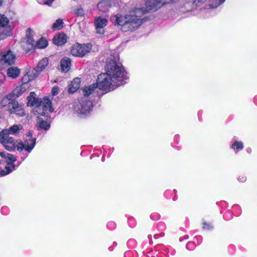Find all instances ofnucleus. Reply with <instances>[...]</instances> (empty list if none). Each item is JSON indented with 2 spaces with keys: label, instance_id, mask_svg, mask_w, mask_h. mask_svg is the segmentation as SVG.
Segmentation results:
<instances>
[{
  "label": "nucleus",
  "instance_id": "f257e3e1",
  "mask_svg": "<svg viewBox=\"0 0 257 257\" xmlns=\"http://www.w3.org/2000/svg\"><path fill=\"white\" fill-rule=\"evenodd\" d=\"M105 71V73L98 76L96 83L85 86L82 89L83 97L88 98L97 88L106 92L112 91L125 83L128 79L123 67L114 60L111 59L106 62Z\"/></svg>",
  "mask_w": 257,
  "mask_h": 257
},
{
  "label": "nucleus",
  "instance_id": "f03ea898",
  "mask_svg": "<svg viewBox=\"0 0 257 257\" xmlns=\"http://www.w3.org/2000/svg\"><path fill=\"white\" fill-rule=\"evenodd\" d=\"M172 3L168 0H146V8L137 7L123 16L120 14L112 16L110 21L115 26H121L123 32L134 31L142 23L141 17L147 11H156L166 4Z\"/></svg>",
  "mask_w": 257,
  "mask_h": 257
},
{
  "label": "nucleus",
  "instance_id": "7ed1b4c3",
  "mask_svg": "<svg viewBox=\"0 0 257 257\" xmlns=\"http://www.w3.org/2000/svg\"><path fill=\"white\" fill-rule=\"evenodd\" d=\"M22 129V124H15L8 129L3 130L0 133V143L7 150L13 151L17 148L15 140L10 135L17 136Z\"/></svg>",
  "mask_w": 257,
  "mask_h": 257
},
{
  "label": "nucleus",
  "instance_id": "20e7f679",
  "mask_svg": "<svg viewBox=\"0 0 257 257\" xmlns=\"http://www.w3.org/2000/svg\"><path fill=\"white\" fill-rule=\"evenodd\" d=\"M92 107L91 101L86 97H82L75 103L74 109L78 114L87 115L92 110Z\"/></svg>",
  "mask_w": 257,
  "mask_h": 257
},
{
  "label": "nucleus",
  "instance_id": "39448f33",
  "mask_svg": "<svg viewBox=\"0 0 257 257\" xmlns=\"http://www.w3.org/2000/svg\"><path fill=\"white\" fill-rule=\"evenodd\" d=\"M0 156L5 159L6 163L5 169L0 168V174L1 176H5L15 169L14 163L16 161V158L14 155L5 152H0Z\"/></svg>",
  "mask_w": 257,
  "mask_h": 257
},
{
  "label": "nucleus",
  "instance_id": "423d86ee",
  "mask_svg": "<svg viewBox=\"0 0 257 257\" xmlns=\"http://www.w3.org/2000/svg\"><path fill=\"white\" fill-rule=\"evenodd\" d=\"M36 139L32 137V133L28 132L26 135V138L24 142H20L17 145V150L21 152L23 150L30 153L36 145Z\"/></svg>",
  "mask_w": 257,
  "mask_h": 257
},
{
  "label": "nucleus",
  "instance_id": "0eeeda50",
  "mask_svg": "<svg viewBox=\"0 0 257 257\" xmlns=\"http://www.w3.org/2000/svg\"><path fill=\"white\" fill-rule=\"evenodd\" d=\"M17 56L14 52L11 50L0 53V67L8 66L15 64Z\"/></svg>",
  "mask_w": 257,
  "mask_h": 257
},
{
  "label": "nucleus",
  "instance_id": "6e6552de",
  "mask_svg": "<svg viewBox=\"0 0 257 257\" xmlns=\"http://www.w3.org/2000/svg\"><path fill=\"white\" fill-rule=\"evenodd\" d=\"M92 45L90 43L80 44L75 43L71 49V53L73 56L82 57L89 53L91 49Z\"/></svg>",
  "mask_w": 257,
  "mask_h": 257
},
{
  "label": "nucleus",
  "instance_id": "1a4fd4ad",
  "mask_svg": "<svg viewBox=\"0 0 257 257\" xmlns=\"http://www.w3.org/2000/svg\"><path fill=\"white\" fill-rule=\"evenodd\" d=\"M38 112V118L41 119V116H44L46 118L50 117V113L54 111V109L52 107V103L51 101L47 98H44L41 103L40 109H37Z\"/></svg>",
  "mask_w": 257,
  "mask_h": 257
},
{
  "label": "nucleus",
  "instance_id": "9d476101",
  "mask_svg": "<svg viewBox=\"0 0 257 257\" xmlns=\"http://www.w3.org/2000/svg\"><path fill=\"white\" fill-rule=\"evenodd\" d=\"M9 23V20L4 15H0V36L5 39L11 35V28L6 27Z\"/></svg>",
  "mask_w": 257,
  "mask_h": 257
},
{
  "label": "nucleus",
  "instance_id": "9b49d317",
  "mask_svg": "<svg viewBox=\"0 0 257 257\" xmlns=\"http://www.w3.org/2000/svg\"><path fill=\"white\" fill-rule=\"evenodd\" d=\"M8 111L10 114H14L20 117L24 116L26 114L24 106L19 103L17 100H13L10 107L8 108Z\"/></svg>",
  "mask_w": 257,
  "mask_h": 257
},
{
  "label": "nucleus",
  "instance_id": "f8f14e48",
  "mask_svg": "<svg viewBox=\"0 0 257 257\" xmlns=\"http://www.w3.org/2000/svg\"><path fill=\"white\" fill-rule=\"evenodd\" d=\"M107 20L100 16L97 17L94 19V26L96 32L97 34H103L104 33V28L107 25Z\"/></svg>",
  "mask_w": 257,
  "mask_h": 257
},
{
  "label": "nucleus",
  "instance_id": "ddd939ff",
  "mask_svg": "<svg viewBox=\"0 0 257 257\" xmlns=\"http://www.w3.org/2000/svg\"><path fill=\"white\" fill-rule=\"evenodd\" d=\"M48 64V60L47 58H44L41 60L38 64L37 68L34 69L32 70V73L30 74V76L32 78L36 77L40 73V72L45 69Z\"/></svg>",
  "mask_w": 257,
  "mask_h": 257
},
{
  "label": "nucleus",
  "instance_id": "4468645a",
  "mask_svg": "<svg viewBox=\"0 0 257 257\" xmlns=\"http://www.w3.org/2000/svg\"><path fill=\"white\" fill-rule=\"evenodd\" d=\"M36 94L34 92H31L27 97V105L28 106H35L37 109H40L41 103L42 100L36 97Z\"/></svg>",
  "mask_w": 257,
  "mask_h": 257
},
{
  "label": "nucleus",
  "instance_id": "2eb2a0df",
  "mask_svg": "<svg viewBox=\"0 0 257 257\" xmlns=\"http://www.w3.org/2000/svg\"><path fill=\"white\" fill-rule=\"evenodd\" d=\"M206 0H187L184 7L187 11H191L196 8L205 2Z\"/></svg>",
  "mask_w": 257,
  "mask_h": 257
},
{
  "label": "nucleus",
  "instance_id": "dca6fc26",
  "mask_svg": "<svg viewBox=\"0 0 257 257\" xmlns=\"http://www.w3.org/2000/svg\"><path fill=\"white\" fill-rule=\"evenodd\" d=\"M67 36L63 33L56 35L53 38V43L58 46H61L66 42Z\"/></svg>",
  "mask_w": 257,
  "mask_h": 257
},
{
  "label": "nucleus",
  "instance_id": "f3484780",
  "mask_svg": "<svg viewBox=\"0 0 257 257\" xmlns=\"http://www.w3.org/2000/svg\"><path fill=\"white\" fill-rule=\"evenodd\" d=\"M111 1L103 0L100 2L97 5L98 9L103 13L106 12L111 7Z\"/></svg>",
  "mask_w": 257,
  "mask_h": 257
},
{
  "label": "nucleus",
  "instance_id": "a211bd4d",
  "mask_svg": "<svg viewBox=\"0 0 257 257\" xmlns=\"http://www.w3.org/2000/svg\"><path fill=\"white\" fill-rule=\"evenodd\" d=\"M80 83V79L79 78H74L69 85L68 92L70 93H74L79 88Z\"/></svg>",
  "mask_w": 257,
  "mask_h": 257
},
{
  "label": "nucleus",
  "instance_id": "6ab92c4d",
  "mask_svg": "<svg viewBox=\"0 0 257 257\" xmlns=\"http://www.w3.org/2000/svg\"><path fill=\"white\" fill-rule=\"evenodd\" d=\"M13 95L12 94H9L7 95L6 96L3 97L0 102V104L2 107L8 106V108L10 107L11 104L12 103V101L14 100L13 99Z\"/></svg>",
  "mask_w": 257,
  "mask_h": 257
},
{
  "label": "nucleus",
  "instance_id": "aec40b11",
  "mask_svg": "<svg viewBox=\"0 0 257 257\" xmlns=\"http://www.w3.org/2000/svg\"><path fill=\"white\" fill-rule=\"evenodd\" d=\"M60 66L62 71L65 72H68L70 68V59L66 57L63 58L61 61Z\"/></svg>",
  "mask_w": 257,
  "mask_h": 257
},
{
  "label": "nucleus",
  "instance_id": "412c9836",
  "mask_svg": "<svg viewBox=\"0 0 257 257\" xmlns=\"http://www.w3.org/2000/svg\"><path fill=\"white\" fill-rule=\"evenodd\" d=\"M20 73V70L16 67H11L7 70V75L9 77L16 78Z\"/></svg>",
  "mask_w": 257,
  "mask_h": 257
},
{
  "label": "nucleus",
  "instance_id": "4be33fe9",
  "mask_svg": "<svg viewBox=\"0 0 257 257\" xmlns=\"http://www.w3.org/2000/svg\"><path fill=\"white\" fill-rule=\"evenodd\" d=\"M231 148L235 152H238L243 149V144L241 141H235L232 144Z\"/></svg>",
  "mask_w": 257,
  "mask_h": 257
},
{
  "label": "nucleus",
  "instance_id": "5701e85b",
  "mask_svg": "<svg viewBox=\"0 0 257 257\" xmlns=\"http://www.w3.org/2000/svg\"><path fill=\"white\" fill-rule=\"evenodd\" d=\"M48 46V42L44 38H41L37 41L36 47L37 48L43 49Z\"/></svg>",
  "mask_w": 257,
  "mask_h": 257
},
{
  "label": "nucleus",
  "instance_id": "b1692460",
  "mask_svg": "<svg viewBox=\"0 0 257 257\" xmlns=\"http://www.w3.org/2000/svg\"><path fill=\"white\" fill-rule=\"evenodd\" d=\"M225 0H210L209 7L211 9L217 8L218 6L222 4Z\"/></svg>",
  "mask_w": 257,
  "mask_h": 257
},
{
  "label": "nucleus",
  "instance_id": "393cba45",
  "mask_svg": "<svg viewBox=\"0 0 257 257\" xmlns=\"http://www.w3.org/2000/svg\"><path fill=\"white\" fill-rule=\"evenodd\" d=\"M73 13L78 17H83L85 14L84 10L80 6H78L74 8Z\"/></svg>",
  "mask_w": 257,
  "mask_h": 257
},
{
  "label": "nucleus",
  "instance_id": "a878e982",
  "mask_svg": "<svg viewBox=\"0 0 257 257\" xmlns=\"http://www.w3.org/2000/svg\"><path fill=\"white\" fill-rule=\"evenodd\" d=\"M63 20L62 19H58L53 24L52 28L54 30H60L63 27Z\"/></svg>",
  "mask_w": 257,
  "mask_h": 257
},
{
  "label": "nucleus",
  "instance_id": "bb28decb",
  "mask_svg": "<svg viewBox=\"0 0 257 257\" xmlns=\"http://www.w3.org/2000/svg\"><path fill=\"white\" fill-rule=\"evenodd\" d=\"M41 119H42L41 117V119L39 118L40 122H39L38 127L40 129H43L45 131L48 130L50 127V124L49 123H48L46 121H45L43 120H41Z\"/></svg>",
  "mask_w": 257,
  "mask_h": 257
},
{
  "label": "nucleus",
  "instance_id": "cd10ccee",
  "mask_svg": "<svg viewBox=\"0 0 257 257\" xmlns=\"http://www.w3.org/2000/svg\"><path fill=\"white\" fill-rule=\"evenodd\" d=\"M202 228L204 230H210L213 228V226L210 224H208L206 222L203 223Z\"/></svg>",
  "mask_w": 257,
  "mask_h": 257
},
{
  "label": "nucleus",
  "instance_id": "c85d7f7f",
  "mask_svg": "<svg viewBox=\"0 0 257 257\" xmlns=\"http://www.w3.org/2000/svg\"><path fill=\"white\" fill-rule=\"evenodd\" d=\"M59 88L57 86H54L52 88V90H51V93L52 94L53 96H55L56 95H57L59 93Z\"/></svg>",
  "mask_w": 257,
  "mask_h": 257
},
{
  "label": "nucleus",
  "instance_id": "c756f323",
  "mask_svg": "<svg viewBox=\"0 0 257 257\" xmlns=\"http://www.w3.org/2000/svg\"><path fill=\"white\" fill-rule=\"evenodd\" d=\"M28 42L32 46L34 45L35 42L34 40L32 39L30 37H28Z\"/></svg>",
  "mask_w": 257,
  "mask_h": 257
},
{
  "label": "nucleus",
  "instance_id": "7c9ffc66",
  "mask_svg": "<svg viewBox=\"0 0 257 257\" xmlns=\"http://www.w3.org/2000/svg\"><path fill=\"white\" fill-rule=\"evenodd\" d=\"M238 180H239V181L243 182L245 181L246 178L245 177H242L241 178H240V177H239Z\"/></svg>",
  "mask_w": 257,
  "mask_h": 257
},
{
  "label": "nucleus",
  "instance_id": "2f4dec72",
  "mask_svg": "<svg viewBox=\"0 0 257 257\" xmlns=\"http://www.w3.org/2000/svg\"><path fill=\"white\" fill-rule=\"evenodd\" d=\"M21 89V88L19 87H18L16 88V89L14 90V93L16 94L17 95H18V94H16V92L17 91H19Z\"/></svg>",
  "mask_w": 257,
  "mask_h": 257
},
{
  "label": "nucleus",
  "instance_id": "473e14b6",
  "mask_svg": "<svg viewBox=\"0 0 257 257\" xmlns=\"http://www.w3.org/2000/svg\"><path fill=\"white\" fill-rule=\"evenodd\" d=\"M169 2H172V3H175L178 2L179 0H168Z\"/></svg>",
  "mask_w": 257,
  "mask_h": 257
},
{
  "label": "nucleus",
  "instance_id": "72a5a7b5",
  "mask_svg": "<svg viewBox=\"0 0 257 257\" xmlns=\"http://www.w3.org/2000/svg\"><path fill=\"white\" fill-rule=\"evenodd\" d=\"M3 82L2 80H0V84Z\"/></svg>",
  "mask_w": 257,
  "mask_h": 257
}]
</instances>
